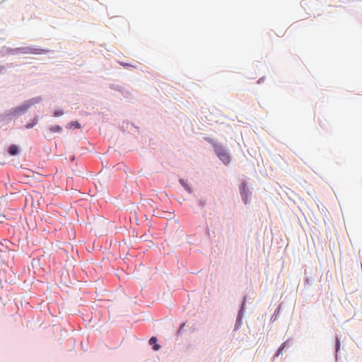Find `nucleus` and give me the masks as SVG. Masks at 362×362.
<instances>
[{
  "label": "nucleus",
  "instance_id": "obj_1",
  "mask_svg": "<svg viewBox=\"0 0 362 362\" xmlns=\"http://www.w3.org/2000/svg\"><path fill=\"white\" fill-rule=\"evenodd\" d=\"M42 99L40 97H37L32 98L25 103H24L22 105L15 107L12 110V113L13 115H21L25 111H27L32 105L35 104L39 103L41 102Z\"/></svg>",
  "mask_w": 362,
  "mask_h": 362
},
{
  "label": "nucleus",
  "instance_id": "obj_2",
  "mask_svg": "<svg viewBox=\"0 0 362 362\" xmlns=\"http://www.w3.org/2000/svg\"><path fill=\"white\" fill-rule=\"evenodd\" d=\"M215 153L219 159L225 164L227 165L230 163V158L228 152L221 146H215Z\"/></svg>",
  "mask_w": 362,
  "mask_h": 362
},
{
  "label": "nucleus",
  "instance_id": "obj_3",
  "mask_svg": "<svg viewBox=\"0 0 362 362\" xmlns=\"http://www.w3.org/2000/svg\"><path fill=\"white\" fill-rule=\"evenodd\" d=\"M240 190V194H241L243 201L246 204L248 202L250 193H249L248 190L246 189L245 183H242Z\"/></svg>",
  "mask_w": 362,
  "mask_h": 362
},
{
  "label": "nucleus",
  "instance_id": "obj_4",
  "mask_svg": "<svg viewBox=\"0 0 362 362\" xmlns=\"http://www.w3.org/2000/svg\"><path fill=\"white\" fill-rule=\"evenodd\" d=\"M47 51L40 48H33V47H26L25 48V53L28 54H43L47 52Z\"/></svg>",
  "mask_w": 362,
  "mask_h": 362
},
{
  "label": "nucleus",
  "instance_id": "obj_5",
  "mask_svg": "<svg viewBox=\"0 0 362 362\" xmlns=\"http://www.w3.org/2000/svg\"><path fill=\"white\" fill-rule=\"evenodd\" d=\"M8 153L11 156H16L18 153V148L16 145L10 146L8 148Z\"/></svg>",
  "mask_w": 362,
  "mask_h": 362
},
{
  "label": "nucleus",
  "instance_id": "obj_6",
  "mask_svg": "<svg viewBox=\"0 0 362 362\" xmlns=\"http://www.w3.org/2000/svg\"><path fill=\"white\" fill-rule=\"evenodd\" d=\"M49 130L53 133L61 132L62 131V128L59 125H53L49 127Z\"/></svg>",
  "mask_w": 362,
  "mask_h": 362
},
{
  "label": "nucleus",
  "instance_id": "obj_7",
  "mask_svg": "<svg viewBox=\"0 0 362 362\" xmlns=\"http://www.w3.org/2000/svg\"><path fill=\"white\" fill-rule=\"evenodd\" d=\"M38 122V117H35L33 119V122L32 123H29V124H27L25 125V127L27 129H30V128H32L34 125L37 124Z\"/></svg>",
  "mask_w": 362,
  "mask_h": 362
},
{
  "label": "nucleus",
  "instance_id": "obj_8",
  "mask_svg": "<svg viewBox=\"0 0 362 362\" xmlns=\"http://www.w3.org/2000/svg\"><path fill=\"white\" fill-rule=\"evenodd\" d=\"M180 183L183 185V187L185 188V189H186L189 193H192V188H191L188 185H187L186 183H185L183 180H180Z\"/></svg>",
  "mask_w": 362,
  "mask_h": 362
},
{
  "label": "nucleus",
  "instance_id": "obj_9",
  "mask_svg": "<svg viewBox=\"0 0 362 362\" xmlns=\"http://www.w3.org/2000/svg\"><path fill=\"white\" fill-rule=\"evenodd\" d=\"M64 114V112L61 110H56L54 112V115L55 117H59V116H62V115Z\"/></svg>",
  "mask_w": 362,
  "mask_h": 362
},
{
  "label": "nucleus",
  "instance_id": "obj_10",
  "mask_svg": "<svg viewBox=\"0 0 362 362\" xmlns=\"http://www.w3.org/2000/svg\"><path fill=\"white\" fill-rule=\"evenodd\" d=\"M157 341V338L156 337H152L150 339H149V344H155Z\"/></svg>",
  "mask_w": 362,
  "mask_h": 362
},
{
  "label": "nucleus",
  "instance_id": "obj_11",
  "mask_svg": "<svg viewBox=\"0 0 362 362\" xmlns=\"http://www.w3.org/2000/svg\"><path fill=\"white\" fill-rule=\"evenodd\" d=\"M336 349L337 351L339 349V340L338 338L336 339Z\"/></svg>",
  "mask_w": 362,
  "mask_h": 362
},
{
  "label": "nucleus",
  "instance_id": "obj_12",
  "mask_svg": "<svg viewBox=\"0 0 362 362\" xmlns=\"http://www.w3.org/2000/svg\"><path fill=\"white\" fill-rule=\"evenodd\" d=\"M160 348V346L157 344L156 343L154 344V346L153 347V350H155V351L159 350Z\"/></svg>",
  "mask_w": 362,
  "mask_h": 362
},
{
  "label": "nucleus",
  "instance_id": "obj_13",
  "mask_svg": "<svg viewBox=\"0 0 362 362\" xmlns=\"http://www.w3.org/2000/svg\"><path fill=\"white\" fill-rule=\"evenodd\" d=\"M71 124L72 126H74L76 128H80V124L78 122H74Z\"/></svg>",
  "mask_w": 362,
  "mask_h": 362
}]
</instances>
